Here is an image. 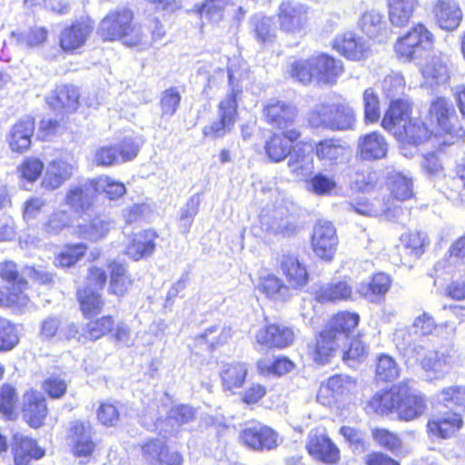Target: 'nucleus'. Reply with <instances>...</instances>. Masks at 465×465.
I'll return each mask as SVG.
<instances>
[{"label":"nucleus","mask_w":465,"mask_h":465,"mask_svg":"<svg viewBox=\"0 0 465 465\" xmlns=\"http://www.w3.org/2000/svg\"><path fill=\"white\" fill-rule=\"evenodd\" d=\"M458 118H382L381 126L398 141L420 143L430 141L432 146L452 144L464 135Z\"/></svg>","instance_id":"obj_1"},{"label":"nucleus","mask_w":465,"mask_h":465,"mask_svg":"<svg viewBox=\"0 0 465 465\" xmlns=\"http://www.w3.org/2000/svg\"><path fill=\"white\" fill-rule=\"evenodd\" d=\"M97 34L103 42L121 41L128 47H136L144 42L134 11L128 6L110 10L99 22Z\"/></svg>","instance_id":"obj_2"},{"label":"nucleus","mask_w":465,"mask_h":465,"mask_svg":"<svg viewBox=\"0 0 465 465\" xmlns=\"http://www.w3.org/2000/svg\"><path fill=\"white\" fill-rule=\"evenodd\" d=\"M360 317L356 313L341 312L334 315L316 339L313 360L326 363L350 339L351 331L358 325Z\"/></svg>","instance_id":"obj_3"},{"label":"nucleus","mask_w":465,"mask_h":465,"mask_svg":"<svg viewBox=\"0 0 465 465\" xmlns=\"http://www.w3.org/2000/svg\"><path fill=\"white\" fill-rule=\"evenodd\" d=\"M310 15V6L302 2L284 0L280 3L276 18L281 40L287 46H297L307 35L311 20Z\"/></svg>","instance_id":"obj_4"},{"label":"nucleus","mask_w":465,"mask_h":465,"mask_svg":"<svg viewBox=\"0 0 465 465\" xmlns=\"http://www.w3.org/2000/svg\"><path fill=\"white\" fill-rule=\"evenodd\" d=\"M434 43L433 33L425 24L419 22L396 39L393 51L399 61L411 63L430 52Z\"/></svg>","instance_id":"obj_5"},{"label":"nucleus","mask_w":465,"mask_h":465,"mask_svg":"<svg viewBox=\"0 0 465 465\" xmlns=\"http://www.w3.org/2000/svg\"><path fill=\"white\" fill-rule=\"evenodd\" d=\"M268 119L271 124L278 125V132L266 143L265 151L272 161L279 163L291 153L292 143L300 137V133L292 127V118Z\"/></svg>","instance_id":"obj_6"},{"label":"nucleus","mask_w":465,"mask_h":465,"mask_svg":"<svg viewBox=\"0 0 465 465\" xmlns=\"http://www.w3.org/2000/svg\"><path fill=\"white\" fill-rule=\"evenodd\" d=\"M331 48L346 60L352 62L364 61L371 54L367 42L353 32L338 35L331 43Z\"/></svg>","instance_id":"obj_7"},{"label":"nucleus","mask_w":465,"mask_h":465,"mask_svg":"<svg viewBox=\"0 0 465 465\" xmlns=\"http://www.w3.org/2000/svg\"><path fill=\"white\" fill-rule=\"evenodd\" d=\"M306 450L312 458L324 463L332 464L340 459L338 447L322 428H315L309 432Z\"/></svg>","instance_id":"obj_8"},{"label":"nucleus","mask_w":465,"mask_h":465,"mask_svg":"<svg viewBox=\"0 0 465 465\" xmlns=\"http://www.w3.org/2000/svg\"><path fill=\"white\" fill-rule=\"evenodd\" d=\"M338 237L333 224L319 221L313 229L312 246L315 254L324 260H331L336 252Z\"/></svg>","instance_id":"obj_9"},{"label":"nucleus","mask_w":465,"mask_h":465,"mask_svg":"<svg viewBox=\"0 0 465 465\" xmlns=\"http://www.w3.org/2000/svg\"><path fill=\"white\" fill-rule=\"evenodd\" d=\"M431 11L438 27L447 32L458 29L463 18L462 10L456 0H435Z\"/></svg>","instance_id":"obj_10"},{"label":"nucleus","mask_w":465,"mask_h":465,"mask_svg":"<svg viewBox=\"0 0 465 465\" xmlns=\"http://www.w3.org/2000/svg\"><path fill=\"white\" fill-rule=\"evenodd\" d=\"M80 88L72 84H64L55 87L46 102L49 107L57 113L71 114L80 106Z\"/></svg>","instance_id":"obj_11"},{"label":"nucleus","mask_w":465,"mask_h":465,"mask_svg":"<svg viewBox=\"0 0 465 465\" xmlns=\"http://www.w3.org/2000/svg\"><path fill=\"white\" fill-rule=\"evenodd\" d=\"M92 32V26L83 21L76 20L64 26L59 35V46L66 54H74L84 46Z\"/></svg>","instance_id":"obj_12"},{"label":"nucleus","mask_w":465,"mask_h":465,"mask_svg":"<svg viewBox=\"0 0 465 465\" xmlns=\"http://www.w3.org/2000/svg\"><path fill=\"white\" fill-rule=\"evenodd\" d=\"M240 440L256 450H272L277 446L278 435L268 426L257 423L243 429L240 433Z\"/></svg>","instance_id":"obj_13"},{"label":"nucleus","mask_w":465,"mask_h":465,"mask_svg":"<svg viewBox=\"0 0 465 465\" xmlns=\"http://www.w3.org/2000/svg\"><path fill=\"white\" fill-rule=\"evenodd\" d=\"M97 187L93 181L71 185L66 192L65 204L74 213H84L94 204Z\"/></svg>","instance_id":"obj_14"},{"label":"nucleus","mask_w":465,"mask_h":465,"mask_svg":"<svg viewBox=\"0 0 465 465\" xmlns=\"http://www.w3.org/2000/svg\"><path fill=\"white\" fill-rule=\"evenodd\" d=\"M427 409L425 398L419 391L405 384H401V401L397 413L405 420H411L422 415Z\"/></svg>","instance_id":"obj_15"},{"label":"nucleus","mask_w":465,"mask_h":465,"mask_svg":"<svg viewBox=\"0 0 465 465\" xmlns=\"http://www.w3.org/2000/svg\"><path fill=\"white\" fill-rule=\"evenodd\" d=\"M315 80L319 84H334L344 71L343 63L327 53L315 55Z\"/></svg>","instance_id":"obj_16"},{"label":"nucleus","mask_w":465,"mask_h":465,"mask_svg":"<svg viewBox=\"0 0 465 465\" xmlns=\"http://www.w3.org/2000/svg\"><path fill=\"white\" fill-rule=\"evenodd\" d=\"M47 411L45 399L42 393L30 390L24 394L22 414L31 427H41L44 424Z\"/></svg>","instance_id":"obj_17"},{"label":"nucleus","mask_w":465,"mask_h":465,"mask_svg":"<svg viewBox=\"0 0 465 465\" xmlns=\"http://www.w3.org/2000/svg\"><path fill=\"white\" fill-rule=\"evenodd\" d=\"M143 458L151 465H182L183 456L177 452H169L162 440L154 439L142 446Z\"/></svg>","instance_id":"obj_18"},{"label":"nucleus","mask_w":465,"mask_h":465,"mask_svg":"<svg viewBox=\"0 0 465 465\" xmlns=\"http://www.w3.org/2000/svg\"><path fill=\"white\" fill-rule=\"evenodd\" d=\"M422 369L435 379L443 378L452 368L454 353L451 350L433 351L420 355L418 359Z\"/></svg>","instance_id":"obj_19"},{"label":"nucleus","mask_w":465,"mask_h":465,"mask_svg":"<svg viewBox=\"0 0 465 465\" xmlns=\"http://www.w3.org/2000/svg\"><path fill=\"white\" fill-rule=\"evenodd\" d=\"M463 420L456 411H442L433 415L428 421V431L437 438L452 436L462 426Z\"/></svg>","instance_id":"obj_20"},{"label":"nucleus","mask_w":465,"mask_h":465,"mask_svg":"<svg viewBox=\"0 0 465 465\" xmlns=\"http://www.w3.org/2000/svg\"><path fill=\"white\" fill-rule=\"evenodd\" d=\"M69 439L74 455L88 457L94 452L95 444L92 439V426L90 422L80 420L72 422Z\"/></svg>","instance_id":"obj_21"},{"label":"nucleus","mask_w":465,"mask_h":465,"mask_svg":"<svg viewBox=\"0 0 465 465\" xmlns=\"http://www.w3.org/2000/svg\"><path fill=\"white\" fill-rule=\"evenodd\" d=\"M255 340L257 343L266 347L285 348L293 342L294 332L289 327L271 324L261 328Z\"/></svg>","instance_id":"obj_22"},{"label":"nucleus","mask_w":465,"mask_h":465,"mask_svg":"<svg viewBox=\"0 0 465 465\" xmlns=\"http://www.w3.org/2000/svg\"><path fill=\"white\" fill-rule=\"evenodd\" d=\"M35 130L33 118H21L15 124L7 135V142L10 149L18 153L29 150L31 138Z\"/></svg>","instance_id":"obj_23"},{"label":"nucleus","mask_w":465,"mask_h":465,"mask_svg":"<svg viewBox=\"0 0 465 465\" xmlns=\"http://www.w3.org/2000/svg\"><path fill=\"white\" fill-rule=\"evenodd\" d=\"M419 6V0H387L388 19L395 27H405L413 19Z\"/></svg>","instance_id":"obj_24"},{"label":"nucleus","mask_w":465,"mask_h":465,"mask_svg":"<svg viewBox=\"0 0 465 465\" xmlns=\"http://www.w3.org/2000/svg\"><path fill=\"white\" fill-rule=\"evenodd\" d=\"M252 33L257 43L263 48L275 45L279 37V26L277 27L272 16H259L252 21Z\"/></svg>","instance_id":"obj_25"},{"label":"nucleus","mask_w":465,"mask_h":465,"mask_svg":"<svg viewBox=\"0 0 465 465\" xmlns=\"http://www.w3.org/2000/svg\"><path fill=\"white\" fill-rule=\"evenodd\" d=\"M13 439L15 465H29L33 459L38 460L45 455V450L35 440L21 433H15Z\"/></svg>","instance_id":"obj_26"},{"label":"nucleus","mask_w":465,"mask_h":465,"mask_svg":"<svg viewBox=\"0 0 465 465\" xmlns=\"http://www.w3.org/2000/svg\"><path fill=\"white\" fill-rule=\"evenodd\" d=\"M358 152L362 160H380L386 156L388 143L382 135L377 132H372L360 137Z\"/></svg>","instance_id":"obj_27"},{"label":"nucleus","mask_w":465,"mask_h":465,"mask_svg":"<svg viewBox=\"0 0 465 465\" xmlns=\"http://www.w3.org/2000/svg\"><path fill=\"white\" fill-rule=\"evenodd\" d=\"M112 228L113 222L111 219L98 215L85 223H79L76 233L82 239L96 242L104 240Z\"/></svg>","instance_id":"obj_28"},{"label":"nucleus","mask_w":465,"mask_h":465,"mask_svg":"<svg viewBox=\"0 0 465 465\" xmlns=\"http://www.w3.org/2000/svg\"><path fill=\"white\" fill-rule=\"evenodd\" d=\"M156 233L153 231L146 230L137 233L126 247V254L138 261L151 255L155 249Z\"/></svg>","instance_id":"obj_29"},{"label":"nucleus","mask_w":465,"mask_h":465,"mask_svg":"<svg viewBox=\"0 0 465 465\" xmlns=\"http://www.w3.org/2000/svg\"><path fill=\"white\" fill-rule=\"evenodd\" d=\"M351 295L352 286L345 280L334 281L315 291V299L321 302L344 301Z\"/></svg>","instance_id":"obj_30"},{"label":"nucleus","mask_w":465,"mask_h":465,"mask_svg":"<svg viewBox=\"0 0 465 465\" xmlns=\"http://www.w3.org/2000/svg\"><path fill=\"white\" fill-rule=\"evenodd\" d=\"M281 270L286 276L289 288H299L306 284L308 273L297 257L293 255H284L281 262Z\"/></svg>","instance_id":"obj_31"},{"label":"nucleus","mask_w":465,"mask_h":465,"mask_svg":"<svg viewBox=\"0 0 465 465\" xmlns=\"http://www.w3.org/2000/svg\"><path fill=\"white\" fill-rule=\"evenodd\" d=\"M289 76L302 85L311 84L315 79V62L313 55L307 58H296L289 64Z\"/></svg>","instance_id":"obj_32"},{"label":"nucleus","mask_w":465,"mask_h":465,"mask_svg":"<svg viewBox=\"0 0 465 465\" xmlns=\"http://www.w3.org/2000/svg\"><path fill=\"white\" fill-rule=\"evenodd\" d=\"M399 401H401V384L389 391L376 393L369 401V407L374 412L384 415L392 411H397Z\"/></svg>","instance_id":"obj_33"},{"label":"nucleus","mask_w":465,"mask_h":465,"mask_svg":"<svg viewBox=\"0 0 465 465\" xmlns=\"http://www.w3.org/2000/svg\"><path fill=\"white\" fill-rule=\"evenodd\" d=\"M109 292L119 298L124 297L133 284L131 275L124 265L113 262L110 264Z\"/></svg>","instance_id":"obj_34"},{"label":"nucleus","mask_w":465,"mask_h":465,"mask_svg":"<svg viewBox=\"0 0 465 465\" xmlns=\"http://www.w3.org/2000/svg\"><path fill=\"white\" fill-rule=\"evenodd\" d=\"M258 288L267 297L273 300H285L289 296V286L272 273L267 272L261 275Z\"/></svg>","instance_id":"obj_35"},{"label":"nucleus","mask_w":465,"mask_h":465,"mask_svg":"<svg viewBox=\"0 0 465 465\" xmlns=\"http://www.w3.org/2000/svg\"><path fill=\"white\" fill-rule=\"evenodd\" d=\"M247 368L240 362L226 363L221 371V378L225 390L240 388L245 381Z\"/></svg>","instance_id":"obj_36"},{"label":"nucleus","mask_w":465,"mask_h":465,"mask_svg":"<svg viewBox=\"0 0 465 465\" xmlns=\"http://www.w3.org/2000/svg\"><path fill=\"white\" fill-rule=\"evenodd\" d=\"M349 153L350 150L347 146L333 140H325L316 145L317 156L331 163L344 161Z\"/></svg>","instance_id":"obj_37"},{"label":"nucleus","mask_w":465,"mask_h":465,"mask_svg":"<svg viewBox=\"0 0 465 465\" xmlns=\"http://www.w3.org/2000/svg\"><path fill=\"white\" fill-rule=\"evenodd\" d=\"M48 29L45 26L34 25L26 32L13 34L15 41L21 46L35 48L43 45L48 38Z\"/></svg>","instance_id":"obj_38"},{"label":"nucleus","mask_w":465,"mask_h":465,"mask_svg":"<svg viewBox=\"0 0 465 465\" xmlns=\"http://www.w3.org/2000/svg\"><path fill=\"white\" fill-rule=\"evenodd\" d=\"M437 401L446 407L457 406L465 410V386L445 387L437 393Z\"/></svg>","instance_id":"obj_39"},{"label":"nucleus","mask_w":465,"mask_h":465,"mask_svg":"<svg viewBox=\"0 0 465 465\" xmlns=\"http://www.w3.org/2000/svg\"><path fill=\"white\" fill-rule=\"evenodd\" d=\"M78 299L81 310L85 316H92L102 311L104 302L98 292L91 289L79 290Z\"/></svg>","instance_id":"obj_40"},{"label":"nucleus","mask_w":465,"mask_h":465,"mask_svg":"<svg viewBox=\"0 0 465 465\" xmlns=\"http://www.w3.org/2000/svg\"><path fill=\"white\" fill-rule=\"evenodd\" d=\"M401 242L405 249L410 251V254L419 258L429 244L427 235L422 232H410L401 236Z\"/></svg>","instance_id":"obj_41"},{"label":"nucleus","mask_w":465,"mask_h":465,"mask_svg":"<svg viewBox=\"0 0 465 465\" xmlns=\"http://www.w3.org/2000/svg\"><path fill=\"white\" fill-rule=\"evenodd\" d=\"M17 393L15 389L9 384H4L0 390V413L6 420H14L16 417L15 406Z\"/></svg>","instance_id":"obj_42"},{"label":"nucleus","mask_w":465,"mask_h":465,"mask_svg":"<svg viewBox=\"0 0 465 465\" xmlns=\"http://www.w3.org/2000/svg\"><path fill=\"white\" fill-rule=\"evenodd\" d=\"M0 277L7 282H12V288L23 292L27 289V282L20 275L17 265L13 261L5 260L0 262Z\"/></svg>","instance_id":"obj_43"},{"label":"nucleus","mask_w":465,"mask_h":465,"mask_svg":"<svg viewBox=\"0 0 465 465\" xmlns=\"http://www.w3.org/2000/svg\"><path fill=\"white\" fill-rule=\"evenodd\" d=\"M71 223V216L65 211L54 212L44 223L42 230L47 236L58 235Z\"/></svg>","instance_id":"obj_44"},{"label":"nucleus","mask_w":465,"mask_h":465,"mask_svg":"<svg viewBox=\"0 0 465 465\" xmlns=\"http://www.w3.org/2000/svg\"><path fill=\"white\" fill-rule=\"evenodd\" d=\"M411 330L398 329L394 334V341L397 347L403 351L405 354H411L412 357L419 359L424 351V348L420 345H413L412 342L415 338L412 337L413 333H411Z\"/></svg>","instance_id":"obj_45"},{"label":"nucleus","mask_w":465,"mask_h":465,"mask_svg":"<svg viewBox=\"0 0 465 465\" xmlns=\"http://www.w3.org/2000/svg\"><path fill=\"white\" fill-rule=\"evenodd\" d=\"M114 321L111 316H103L86 324L88 341H96L114 331Z\"/></svg>","instance_id":"obj_46"},{"label":"nucleus","mask_w":465,"mask_h":465,"mask_svg":"<svg viewBox=\"0 0 465 465\" xmlns=\"http://www.w3.org/2000/svg\"><path fill=\"white\" fill-rule=\"evenodd\" d=\"M86 249L84 243L68 245L55 257L54 262L63 268L71 267L83 258Z\"/></svg>","instance_id":"obj_47"},{"label":"nucleus","mask_w":465,"mask_h":465,"mask_svg":"<svg viewBox=\"0 0 465 465\" xmlns=\"http://www.w3.org/2000/svg\"><path fill=\"white\" fill-rule=\"evenodd\" d=\"M19 342L17 327L10 321L0 319V351H9Z\"/></svg>","instance_id":"obj_48"},{"label":"nucleus","mask_w":465,"mask_h":465,"mask_svg":"<svg viewBox=\"0 0 465 465\" xmlns=\"http://www.w3.org/2000/svg\"><path fill=\"white\" fill-rule=\"evenodd\" d=\"M182 96L176 87H169L162 94L159 106L163 115H173L181 104Z\"/></svg>","instance_id":"obj_49"},{"label":"nucleus","mask_w":465,"mask_h":465,"mask_svg":"<svg viewBox=\"0 0 465 465\" xmlns=\"http://www.w3.org/2000/svg\"><path fill=\"white\" fill-rule=\"evenodd\" d=\"M391 194L400 201L410 199L412 194V181L401 173H396L391 178Z\"/></svg>","instance_id":"obj_50"},{"label":"nucleus","mask_w":465,"mask_h":465,"mask_svg":"<svg viewBox=\"0 0 465 465\" xmlns=\"http://www.w3.org/2000/svg\"><path fill=\"white\" fill-rule=\"evenodd\" d=\"M232 329L225 325H213L207 328L201 335V339L206 341L212 348L223 345L231 338Z\"/></svg>","instance_id":"obj_51"},{"label":"nucleus","mask_w":465,"mask_h":465,"mask_svg":"<svg viewBox=\"0 0 465 465\" xmlns=\"http://www.w3.org/2000/svg\"><path fill=\"white\" fill-rule=\"evenodd\" d=\"M371 436L374 441L381 447L391 451L396 452L401 448V441L400 438L393 432L381 428H375L371 430Z\"/></svg>","instance_id":"obj_52"},{"label":"nucleus","mask_w":465,"mask_h":465,"mask_svg":"<svg viewBox=\"0 0 465 465\" xmlns=\"http://www.w3.org/2000/svg\"><path fill=\"white\" fill-rule=\"evenodd\" d=\"M406 86L405 79L400 73L386 74L381 82V89L386 97H392L401 94Z\"/></svg>","instance_id":"obj_53"},{"label":"nucleus","mask_w":465,"mask_h":465,"mask_svg":"<svg viewBox=\"0 0 465 465\" xmlns=\"http://www.w3.org/2000/svg\"><path fill=\"white\" fill-rule=\"evenodd\" d=\"M143 143V140L141 136L125 137L116 147L120 162H128L134 159Z\"/></svg>","instance_id":"obj_54"},{"label":"nucleus","mask_w":465,"mask_h":465,"mask_svg":"<svg viewBox=\"0 0 465 465\" xmlns=\"http://www.w3.org/2000/svg\"><path fill=\"white\" fill-rule=\"evenodd\" d=\"M44 170L43 162L36 157H26L18 167L21 177L27 182L34 183L42 174Z\"/></svg>","instance_id":"obj_55"},{"label":"nucleus","mask_w":465,"mask_h":465,"mask_svg":"<svg viewBox=\"0 0 465 465\" xmlns=\"http://www.w3.org/2000/svg\"><path fill=\"white\" fill-rule=\"evenodd\" d=\"M399 367L391 356L382 355L379 358L376 367V377L379 380L392 381L399 376Z\"/></svg>","instance_id":"obj_56"},{"label":"nucleus","mask_w":465,"mask_h":465,"mask_svg":"<svg viewBox=\"0 0 465 465\" xmlns=\"http://www.w3.org/2000/svg\"><path fill=\"white\" fill-rule=\"evenodd\" d=\"M97 187V193L102 191L110 199H115L123 196L125 193V187L122 183L114 181L108 176H101L94 180Z\"/></svg>","instance_id":"obj_57"},{"label":"nucleus","mask_w":465,"mask_h":465,"mask_svg":"<svg viewBox=\"0 0 465 465\" xmlns=\"http://www.w3.org/2000/svg\"><path fill=\"white\" fill-rule=\"evenodd\" d=\"M353 384V381L349 376L335 375L329 378L327 383L321 387L320 393L331 391L332 396L341 395L349 391Z\"/></svg>","instance_id":"obj_58"},{"label":"nucleus","mask_w":465,"mask_h":465,"mask_svg":"<svg viewBox=\"0 0 465 465\" xmlns=\"http://www.w3.org/2000/svg\"><path fill=\"white\" fill-rule=\"evenodd\" d=\"M413 103L406 95L391 99L383 116H410L412 114Z\"/></svg>","instance_id":"obj_59"},{"label":"nucleus","mask_w":465,"mask_h":465,"mask_svg":"<svg viewBox=\"0 0 465 465\" xmlns=\"http://www.w3.org/2000/svg\"><path fill=\"white\" fill-rule=\"evenodd\" d=\"M29 302L28 296L22 291L10 288L8 292L0 289V306L25 308Z\"/></svg>","instance_id":"obj_60"},{"label":"nucleus","mask_w":465,"mask_h":465,"mask_svg":"<svg viewBox=\"0 0 465 465\" xmlns=\"http://www.w3.org/2000/svg\"><path fill=\"white\" fill-rule=\"evenodd\" d=\"M364 116H381V103L379 94L372 87L366 88L362 94Z\"/></svg>","instance_id":"obj_61"},{"label":"nucleus","mask_w":465,"mask_h":465,"mask_svg":"<svg viewBox=\"0 0 465 465\" xmlns=\"http://www.w3.org/2000/svg\"><path fill=\"white\" fill-rule=\"evenodd\" d=\"M348 211H355L359 214L366 216H378L390 211L389 207L381 206L379 201L375 203L359 202L357 203H349L347 204Z\"/></svg>","instance_id":"obj_62"},{"label":"nucleus","mask_w":465,"mask_h":465,"mask_svg":"<svg viewBox=\"0 0 465 465\" xmlns=\"http://www.w3.org/2000/svg\"><path fill=\"white\" fill-rule=\"evenodd\" d=\"M267 231L273 234H282L290 236L297 232V226L290 218L273 216L272 222L268 223Z\"/></svg>","instance_id":"obj_63"},{"label":"nucleus","mask_w":465,"mask_h":465,"mask_svg":"<svg viewBox=\"0 0 465 465\" xmlns=\"http://www.w3.org/2000/svg\"><path fill=\"white\" fill-rule=\"evenodd\" d=\"M217 0H204L196 8V13L205 15L211 22H220L223 19V6L215 4Z\"/></svg>","instance_id":"obj_64"}]
</instances>
